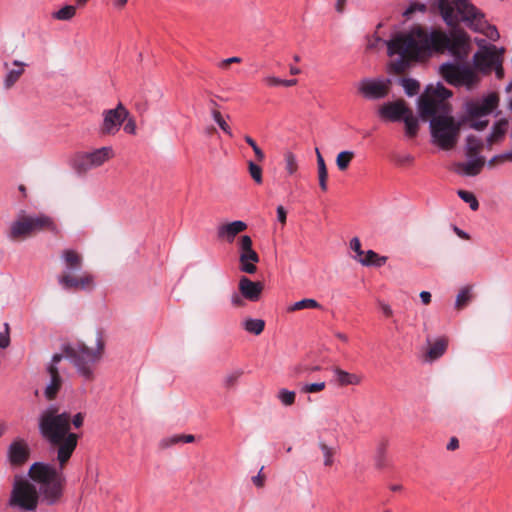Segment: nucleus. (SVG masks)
<instances>
[{"label":"nucleus","mask_w":512,"mask_h":512,"mask_svg":"<svg viewBox=\"0 0 512 512\" xmlns=\"http://www.w3.org/2000/svg\"><path fill=\"white\" fill-rule=\"evenodd\" d=\"M484 147L482 140L474 135L466 139V156L468 158L481 157L480 153Z\"/></svg>","instance_id":"a878e982"},{"label":"nucleus","mask_w":512,"mask_h":512,"mask_svg":"<svg viewBox=\"0 0 512 512\" xmlns=\"http://www.w3.org/2000/svg\"><path fill=\"white\" fill-rule=\"evenodd\" d=\"M212 117H213L214 121L219 125V127L223 130V132L231 137L232 136L231 128L227 124V122L224 120L222 114L220 113V111L218 109H216V108L212 109Z\"/></svg>","instance_id":"79ce46f5"},{"label":"nucleus","mask_w":512,"mask_h":512,"mask_svg":"<svg viewBox=\"0 0 512 512\" xmlns=\"http://www.w3.org/2000/svg\"><path fill=\"white\" fill-rule=\"evenodd\" d=\"M245 331L253 335H260L265 328V321L262 319L247 318L242 322Z\"/></svg>","instance_id":"c85d7f7f"},{"label":"nucleus","mask_w":512,"mask_h":512,"mask_svg":"<svg viewBox=\"0 0 512 512\" xmlns=\"http://www.w3.org/2000/svg\"><path fill=\"white\" fill-rule=\"evenodd\" d=\"M264 285L260 281H252L246 276L239 279L238 290L243 298L248 301L256 302L261 298Z\"/></svg>","instance_id":"dca6fc26"},{"label":"nucleus","mask_w":512,"mask_h":512,"mask_svg":"<svg viewBox=\"0 0 512 512\" xmlns=\"http://www.w3.org/2000/svg\"><path fill=\"white\" fill-rule=\"evenodd\" d=\"M58 407L50 406L39 417L41 435L57 448H76L78 435L69 432L71 416L67 412L58 413Z\"/></svg>","instance_id":"7ed1b4c3"},{"label":"nucleus","mask_w":512,"mask_h":512,"mask_svg":"<svg viewBox=\"0 0 512 512\" xmlns=\"http://www.w3.org/2000/svg\"><path fill=\"white\" fill-rule=\"evenodd\" d=\"M29 450H9L8 459L13 467H20L29 459Z\"/></svg>","instance_id":"c756f323"},{"label":"nucleus","mask_w":512,"mask_h":512,"mask_svg":"<svg viewBox=\"0 0 512 512\" xmlns=\"http://www.w3.org/2000/svg\"><path fill=\"white\" fill-rule=\"evenodd\" d=\"M245 298L242 297V295L239 293H234L231 296V303L234 307H243L245 305Z\"/></svg>","instance_id":"4d7b16f0"},{"label":"nucleus","mask_w":512,"mask_h":512,"mask_svg":"<svg viewBox=\"0 0 512 512\" xmlns=\"http://www.w3.org/2000/svg\"><path fill=\"white\" fill-rule=\"evenodd\" d=\"M64 270L57 277L59 285L68 291H91L95 287L92 273L82 271L84 258L74 249H64L61 252Z\"/></svg>","instance_id":"20e7f679"},{"label":"nucleus","mask_w":512,"mask_h":512,"mask_svg":"<svg viewBox=\"0 0 512 512\" xmlns=\"http://www.w3.org/2000/svg\"><path fill=\"white\" fill-rule=\"evenodd\" d=\"M13 65L16 68L10 69L4 78V87L7 90L11 89L24 73L25 63L15 60Z\"/></svg>","instance_id":"b1692460"},{"label":"nucleus","mask_w":512,"mask_h":512,"mask_svg":"<svg viewBox=\"0 0 512 512\" xmlns=\"http://www.w3.org/2000/svg\"><path fill=\"white\" fill-rule=\"evenodd\" d=\"M76 15V7L72 5H66L60 10L53 13V18L61 21L71 20Z\"/></svg>","instance_id":"c9c22d12"},{"label":"nucleus","mask_w":512,"mask_h":512,"mask_svg":"<svg viewBox=\"0 0 512 512\" xmlns=\"http://www.w3.org/2000/svg\"><path fill=\"white\" fill-rule=\"evenodd\" d=\"M238 248L240 253L253 249L251 237L248 235L241 236L238 240Z\"/></svg>","instance_id":"09e8293b"},{"label":"nucleus","mask_w":512,"mask_h":512,"mask_svg":"<svg viewBox=\"0 0 512 512\" xmlns=\"http://www.w3.org/2000/svg\"><path fill=\"white\" fill-rule=\"evenodd\" d=\"M186 444L203 445L202 438L192 434H175L168 436L161 441L162 448L182 446Z\"/></svg>","instance_id":"aec40b11"},{"label":"nucleus","mask_w":512,"mask_h":512,"mask_svg":"<svg viewBox=\"0 0 512 512\" xmlns=\"http://www.w3.org/2000/svg\"><path fill=\"white\" fill-rule=\"evenodd\" d=\"M336 381L340 386L358 385L361 383V377L356 374L349 373L339 367L333 369Z\"/></svg>","instance_id":"5701e85b"},{"label":"nucleus","mask_w":512,"mask_h":512,"mask_svg":"<svg viewBox=\"0 0 512 512\" xmlns=\"http://www.w3.org/2000/svg\"><path fill=\"white\" fill-rule=\"evenodd\" d=\"M32 235L41 231H50L54 234L58 233V227L53 219L47 215L39 214L36 216L29 215Z\"/></svg>","instance_id":"6ab92c4d"},{"label":"nucleus","mask_w":512,"mask_h":512,"mask_svg":"<svg viewBox=\"0 0 512 512\" xmlns=\"http://www.w3.org/2000/svg\"><path fill=\"white\" fill-rule=\"evenodd\" d=\"M284 162H285V170L288 173V175H294L298 170V163L296 160L295 155L287 151L284 154Z\"/></svg>","instance_id":"e433bc0d"},{"label":"nucleus","mask_w":512,"mask_h":512,"mask_svg":"<svg viewBox=\"0 0 512 512\" xmlns=\"http://www.w3.org/2000/svg\"><path fill=\"white\" fill-rule=\"evenodd\" d=\"M457 194L464 202L469 204L470 208L473 211L478 210L479 202L472 192L466 190H458Z\"/></svg>","instance_id":"ea45409f"},{"label":"nucleus","mask_w":512,"mask_h":512,"mask_svg":"<svg viewBox=\"0 0 512 512\" xmlns=\"http://www.w3.org/2000/svg\"><path fill=\"white\" fill-rule=\"evenodd\" d=\"M413 160H414V158L409 154H405V155L397 157V162L401 165L410 164L413 162Z\"/></svg>","instance_id":"69168bd1"},{"label":"nucleus","mask_w":512,"mask_h":512,"mask_svg":"<svg viewBox=\"0 0 512 512\" xmlns=\"http://www.w3.org/2000/svg\"><path fill=\"white\" fill-rule=\"evenodd\" d=\"M402 86L408 96L416 95L420 89L419 82L411 78L403 79Z\"/></svg>","instance_id":"37998d69"},{"label":"nucleus","mask_w":512,"mask_h":512,"mask_svg":"<svg viewBox=\"0 0 512 512\" xmlns=\"http://www.w3.org/2000/svg\"><path fill=\"white\" fill-rule=\"evenodd\" d=\"M358 262H360L364 266H382L386 263L387 257H380L376 252L373 250H368L367 252H364V255L362 257H354Z\"/></svg>","instance_id":"bb28decb"},{"label":"nucleus","mask_w":512,"mask_h":512,"mask_svg":"<svg viewBox=\"0 0 512 512\" xmlns=\"http://www.w3.org/2000/svg\"><path fill=\"white\" fill-rule=\"evenodd\" d=\"M438 8L446 24L454 29L448 35L440 29L428 32L421 26H415L409 32L395 35L387 42L389 55H399L391 63L395 73H403L412 61L427 58L433 52L449 51L457 61H465L471 45L467 32L456 28L460 21L476 32L485 33L490 39L499 37L497 29L488 25L484 13L470 0H438Z\"/></svg>","instance_id":"f257e3e1"},{"label":"nucleus","mask_w":512,"mask_h":512,"mask_svg":"<svg viewBox=\"0 0 512 512\" xmlns=\"http://www.w3.org/2000/svg\"><path fill=\"white\" fill-rule=\"evenodd\" d=\"M440 74L451 85L473 86L478 78L468 65L444 63L440 66Z\"/></svg>","instance_id":"9d476101"},{"label":"nucleus","mask_w":512,"mask_h":512,"mask_svg":"<svg viewBox=\"0 0 512 512\" xmlns=\"http://www.w3.org/2000/svg\"><path fill=\"white\" fill-rule=\"evenodd\" d=\"M468 121L470 127L478 131L484 130L489 123L488 120H482L481 118H468Z\"/></svg>","instance_id":"3c124183"},{"label":"nucleus","mask_w":512,"mask_h":512,"mask_svg":"<svg viewBox=\"0 0 512 512\" xmlns=\"http://www.w3.org/2000/svg\"><path fill=\"white\" fill-rule=\"evenodd\" d=\"M277 398L284 406H292L295 403L296 393L282 388L278 391Z\"/></svg>","instance_id":"4c0bfd02"},{"label":"nucleus","mask_w":512,"mask_h":512,"mask_svg":"<svg viewBox=\"0 0 512 512\" xmlns=\"http://www.w3.org/2000/svg\"><path fill=\"white\" fill-rule=\"evenodd\" d=\"M263 469H264V467H261L258 474L256 476L252 477V482L255 484V486H257L259 488H262L264 486L265 479H266V476L263 473Z\"/></svg>","instance_id":"6e6d98bb"},{"label":"nucleus","mask_w":512,"mask_h":512,"mask_svg":"<svg viewBox=\"0 0 512 512\" xmlns=\"http://www.w3.org/2000/svg\"><path fill=\"white\" fill-rule=\"evenodd\" d=\"M244 140L253 149V151L255 153L256 160L258 162H262L265 159V154L262 151V149L257 145L255 140L252 137H250L249 135H245Z\"/></svg>","instance_id":"a18cd8bd"},{"label":"nucleus","mask_w":512,"mask_h":512,"mask_svg":"<svg viewBox=\"0 0 512 512\" xmlns=\"http://www.w3.org/2000/svg\"><path fill=\"white\" fill-rule=\"evenodd\" d=\"M243 375L242 369H235L227 372L222 379V385L226 390H232L236 387L238 380Z\"/></svg>","instance_id":"7c9ffc66"},{"label":"nucleus","mask_w":512,"mask_h":512,"mask_svg":"<svg viewBox=\"0 0 512 512\" xmlns=\"http://www.w3.org/2000/svg\"><path fill=\"white\" fill-rule=\"evenodd\" d=\"M323 458H324V465L331 466L334 462V451L333 450H324Z\"/></svg>","instance_id":"bf43d9fd"},{"label":"nucleus","mask_w":512,"mask_h":512,"mask_svg":"<svg viewBox=\"0 0 512 512\" xmlns=\"http://www.w3.org/2000/svg\"><path fill=\"white\" fill-rule=\"evenodd\" d=\"M322 308L321 304L314 299L305 298L298 302H295L293 305L287 308L288 312H295L302 309H320Z\"/></svg>","instance_id":"2f4dec72"},{"label":"nucleus","mask_w":512,"mask_h":512,"mask_svg":"<svg viewBox=\"0 0 512 512\" xmlns=\"http://www.w3.org/2000/svg\"><path fill=\"white\" fill-rule=\"evenodd\" d=\"M379 306L385 316L391 317L393 315V311L388 304H386L384 302H379Z\"/></svg>","instance_id":"338daca9"},{"label":"nucleus","mask_w":512,"mask_h":512,"mask_svg":"<svg viewBox=\"0 0 512 512\" xmlns=\"http://www.w3.org/2000/svg\"><path fill=\"white\" fill-rule=\"evenodd\" d=\"M105 343L102 336L97 333L95 347H89L83 342L76 345H66L63 352L69 358L78 374L88 382L95 379V367L101 360L104 353Z\"/></svg>","instance_id":"39448f33"},{"label":"nucleus","mask_w":512,"mask_h":512,"mask_svg":"<svg viewBox=\"0 0 512 512\" xmlns=\"http://www.w3.org/2000/svg\"><path fill=\"white\" fill-rule=\"evenodd\" d=\"M29 477L39 485L40 492L50 504L60 499L65 479L53 467L36 462L29 469Z\"/></svg>","instance_id":"423d86ee"},{"label":"nucleus","mask_w":512,"mask_h":512,"mask_svg":"<svg viewBox=\"0 0 512 512\" xmlns=\"http://www.w3.org/2000/svg\"><path fill=\"white\" fill-rule=\"evenodd\" d=\"M452 92L443 85H429L419 97V112L423 120H430L434 142L443 150L452 149L458 142L461 123L450 116L451 105L447 99Z\"/></svg>","instance_id":"f03ea898"},{"label":"nucleus","mask_w":512,"mask_h":512,"mask_svg":"<svg viewBox=\"0 0 512 512\" xmlns=\"http://www.w3.org/2000/svg\"><path fill=\"white\" fill-rule=\"evenodd\" d=\"M242 60L240 57H231V58H227L225 60H222L220 63H219V67L222 68V69H228V67L233 64V63H240Z\"/></svg>","instance_id":"13d9d810"},{"label":"nucleus","mask_w":512,"mask_h":512,"mask_svg":"<svg viewBox=\"0 0 512 512\" xmlns=\"http://www.w3.org/2000/svg\"><path fill=\"white\" fill-rule=\"evenodd\" d=\"M471 291L472 286H465L459 291L455 302V308L457 310H462L468 305L472 297Z\"/></svg>","instance_id":"72a5a7b5"},{"label":"nucleus","mask_w":512,"mask_h":512,"mask_svg":"<svg viewBox=\"0 0 512 512\" xmlns=\"http://www.w3.org/2000/svg\"><path fill=\"white\" fill-rule=\"evenodd\" d=\"M84 415L82 413H77L72 419L71 422L75 428H80L83 425Z\"/></svg>","instance_id":"e2e57ef3"},{"label":"nucleus","mask_w":512,"mask_h":512,"mask_svg":"<svg viewBox=\"0 0 512 512\" xmlns=\"http://www.w3.org/2000/svg\"><path fill=\"white\" fill-rule=\"evenodd\" d=\"M410 110L405 101L400 99L383 104L379 109V115L389 121H399L403 119Z\"/></svg>","instance_id":"2eb2a0df"},{"label":"nucleus","mask_w":512,"mask_h":512,"mask_svg":"<svg viewBox=\"0 0 512 512\" xmlns=\"http://www.w3.org/2000/svg\"><path fill=\"white\" fill-rule=\"evenodd\" d=\"M391 81L389 79L370 80L363 79L359 84V91L364 97L369 99H381L388 95L390 91Z\"/></svg>","instance_id":"ddd939ff"},{"label":"nucleus","mask_w":512,"mask_h":512,"mask_svg":"<svg viewBox=\"0 0 512 512\" xmlns=\"http://www.w3.org/2000/svg\"><path fill=\"white\" fill-rule=\"evenodd\" d=\"M485 157L470 158L467 162H457L453 165V170L459 175L463 176H476L480 174L484 165Z\"/></svg>","instance_id":"f3484780"},{"label":"nucleus","mask_w":512,"mask_h":512,"mask_svg":"<svg viewBox=\"0 0 512 512\" xmlns=\"http://www.w3.org/2000/svg\"><path fill=\"white\" fill-rule=\"evenodd\" d=\"M503 53V48L498 49L493 45L485 47L483 50H480L474 54V65L479 71L483 73H490L492 70H494L496 77L498 79H503Z\"/></svg>","instance_id":"1a4fd4ad"},{"label":"nucleus","mask_w":512,"mask_h":512,"mask_svg":"<svg viewBox=\"0 0 512 512\" xmlns=\"http://www.w3.org/2000/svg\"><path fill=\"white\" fill-rule=\"evenodd\" d=\"M326 383L325 382H317V383H311V384H305L301 387L302 393H318L325 389Z\"/></svg>","instance_id":"49530a36"},{"label":"nucleus","mask_w":512,"mask_h":512,"mask_svg":"<svg viewBox=\"0 0 512 512\" xmlns=\"http://www.w3.org/2000/svg\"><path fill=\"white\" fill-rule=\"evenodd\" d=\"M62 358L63 355L61 354L53 355L52 361L47 367L50 380L44 389V396L48 401L56 399L63 384L62 377L60 376L59 369L57 367V364L62 360Z\"/></svg>","instance_id":"f8f14e48"},{"label":"nucleus","mask_w":512,"mask_h":512,"mask_svg":"<svg viewBox=\"0 0 512 512\" xmlns=\"http://www.w3.org/2000/svg\"><path fill=\"white\" fill-rule=\"evenodd\" d=\"M124 131L128 134H135L136 133V123L134 119H128L124 126Z\"/></svg>","instance_id":"052dcab7"},{"label":"nucleus","mask_w":512,"mask_h":512,"mask_svg":"<svg viewBox=\"0 0 512 512\" xmlns=\"http://www.w3.org/2000/svg\"><path fill=\"white\" fill-rule=\"evenodd\" d=\"M405 123L406 134L409 137H415L418 133V119L413 115L412 110L403 118Z\"/></svg>","instance_id":"473e14b6"},{"label":"nucleus","mask_w":512,"mask_h":512,"mask_svg":"<svg viewBox=\"0 0 512 512\" xmlns=\"http://www.w3.org/2000/svg\"><path fill=\"white\" fill-rule=\"evenodd\" d=\"M489 114V112H485L484 107L479 102L468 106V118H482Z\"/></svg>","instance_id":"a19ab883"},{"label":"nucleus","mask_w":512,"mask_h":512,"mask_svg":"<svg viewBox=\"0 0 512 512\" xmlns=\"http://www.w3.org/2000/svg\"><path fill=\"white\" fill-rule=\"evenodd\" d=\"M114 157V149L111 146H104L77 154L73 159L72 167L78 174H85L89 170L101 167Z\"/></svg>","instance_id":"0eeeda50"},{"label":"nucleus","mask_w":512,"mask_h":512,"mask_svg":"<svg viewBox=\"0 0 512 512\" xmlns=\"http://www.w3.org/2000/svg\"><path fill=\"white\" fill-rule=\"evenodd\" d=\"M5 331L0 332V348L6 349L10 345V327L8 323L4 324Z\"/></svg>","instance_id":"8fccbe9b"},{"label":"nucleus","mask_w":512,"mask_h":512,"mask_svg":"<svg viewBox=\"0 0 512 512\" xmlns=\"http://www.w3.org/2000/svg\"><path fill=\"white\" fill-rule=\"evenodd\" d=\"M355 154L352 151H342L340 152L336 157V165L340 171H345L349 165L352 159L354 158Z\"/></svg>","instance_id":"f704fd0d"},{"label":"nucleus","mask_w":512,"mask_h":512,"mask_svg":"<svg viewBox=\"0 0 512 512\" xmlns=\"http://www.w3.org/2000/svg\"><path fill=\"white\" fill-rule=\"evenodd\" d=\"M246 229L247 224L244 221L236 220L220 225L217 229V236L219 239H223L231 243L239 233H242Z\"/></svg>","instance_id":"a211bd4d"},{"label":"nucleus","mask_w":512,"mask_h":512,"mask_svg":"<svg viewBox=\"0 0 512 512\" xmlns=\"http://www.w3.org/2000/svg\"><path fill=\"white\" fill-rule=\"evenodd\" d=\"M506 161L510 162V154H509V152H506V153H503V154L496 155V156L492 157L488 161L487 164H488L489 168H493V167H495L497 165L503 164Z\"/></svg>","instance_id":"de8ad7c7"},{"label":"nucleus","mask_w":512,"mask_h":512,"mask_svg":"<svg viewBox=\"0 0 512 512\" xmlns=\"http://www.w3.org/2000/svg\"><path fill=\"white\" fill-rule=\"evenodd\" d=\"M277 217H278V221L281 224L284 225L286 223L287 213H286V210L284 209V207L281 205L277 207Z\"/></svg>","instance_id":"680f3d73"},{"label":"nucleus","mask_w":512,"mask_h":512,"mask_svg":"<svg viewBox=\"0 0 512 512\" xmlns=\"http://www.w3.org/2000/svg\"><path fill=\"white\" fill-rule=\"evenodd\" d=\"M128 117L129 111L122 103H119L114 109L105 110L103 112V122L100 127V133L102 135H115Z\"/></svg>","instance_id":"9b49d317"},{"label":"nucleus","mask_w":512,"mask_h":512,"mask_svg":"<svg viewBox=\"0 0 512 512\" xmlns=\"http://www.w3.org/2000/svg\"><path fill=\"white\" fill-rule=\"evenodd\" d=\"M479 103L482 104L485 112L491 113L498 106L499 96L496 93H491L483 98Z\"/></svg>","instance_id":"58836bf2"},{"label":"nucleus","mask_w":512,"mask_h":512,"mask_svg":"<svg viewBox=\"0 0 512 512\" xmlns=\"http://www.w3.org/2000/svg\"><path fill=\"white\" fill-rule=\"evenodd\" d=\"M73 451L74 450H58L57 458L61 466H63L70 459Z\"/></svg>","instance_id":"5fc2aeb1"},{"label":"nucleus","mask_w":512,"mask_h":512,"mask_svg":"<svg viewBox=\"0 0 512 512\" xmlns=\"http://www.w3.org/2000/svg\"><path fill=\"white\" fill-rule=\"evenodd\" d=\"M347 0H336L335 2V10L337 13L342 14L345 11Z\"/></svg>","instance_id":"774afa93"},{"label":"nucleus","mask_w":512,"mask_h":512,"mask_svg":"<svg viewBox=\"0 0 512 512\" xmlns=\"http://www.w3.org/2000/svg\"><path fill=\"white\" fill-rule=\"evenodd\" d=\"M350 248L356 253L355 257H362L364 255V251L361 249L360 240L357 237L351 239Z\"/></svg>","instance_id":"864d4df0"},{"label":"nucleus","mask_w":512,"mask_h":512,"mask_svg":"<svg viewBox=\"0 0 512 512\" xmlns=\"http://www.w3.org/2000/svg\"><path fill=\"white\" fill-rule=\"evenodd\" d=\"M427 9V6L422 3H413L411 4L407 10L404 12V15L409 17L411 14H413L415 11H421L425 12Z\"/></svg>","instance_id":"603ef678"},{"label":"nucleus","mask_w":512,"mask_h":512,"mask_svg":"<svg viewBox=\"0 0 512 512\" xmlns=\"http://www.w3.org/2000/svg\"><path fill=\"white\" fill-rule=\"evenodd\" d=\"M248 171L252 179L257 184H262L263 177H262V168L254 163L253 161H248Z\"/></svg>","instance_id":"c03bdc74"},{"label":"nucleus","mask_w":512,"mask_h":512,"mask_svg":"<svg viewBox=\"0 0 512 512\" xmlns=\"http://www.w3.org/2000/svg\"><path fill=\"white\" fill-rule=\"evenodd\" d=\"M39 494L34 484L26 479L16 477L9 504L23 510L33 511L37 508Z\"/></svg>","instance_id":"6e6552de"},{"label":"nucleus","mask_w":512,"mask_h":512,"mask_svg":"<svg viewBox=\"0 0 512 512\" xmlns=\"http://www.w3.org/2000/svg\"><path fill=\"white\" fill-rule=\"evenodd\" d=\"M264 81L268 86H271V87L277 86V85H282V79L274 77V76H268L264 79Z\"/></svg>","instance_id":"0e129e2a"},{"label":"nucleus","mask_w":512,"mask_h":512,"mask_svg":"<svg viewBox=\"0 0 512 512\" xmlns=\"http://www.w3.org/2000/svg\"><path fill=\"white\" fill-rule=\"evenodd\" d=\"M7 236L11 241L19 242L32 236L29 215H19L9 226Z\"/></svg>","instance_id":"4468645a"},{"label":"nucleus","mask_w":512,"mask_h":512,"mask_svg":"<svg viewBox=\"0 0 512 512\" xmlns=\"http://www.w3.org/2000/svg\"><path fill=\"white\" fill-rule=\"evenodd\" d=\"M448 339L444 336L436 339L434 342L428 340V349L425 354V359L433 362L440 358L447 350Z\"/></svg>","instance_id":"4be33fe9"},{"label":"nucleus","mask_w":512,"mask_h":512,"mask_svg":"<svg viewBox=\"0 0 512 512\" xmlns=\"http://www.w3.org/2000/svg\"><path fill=\"white\" fill-rule=\"evenodd\" d=\"M259 260V255L254 249L239 253L240 270L247 274L256 273V263Z\"/></svg>","instance_id":"412c9836"},{"label":"nucleus","mask_w":512,"mask_h":512,"mask_svg":"<svg viewBox=\"0 0 512 512\" xmlns=\"http://www.w3.org/2000/svg\"><path fill=\"white\" fill-rule=\"evenodd\" d=\"M508 127L507 119H500L492 129L491 134L487 137L488 146L491 147L493 144L500 142L506 134Z\"/></svg>","instance_id":"393cba45"},{"label":"nucleus","mask_w":512,"mask_h":512,"mask_svg":"<svg viewBox=\"0 0 512 512\" xmlns=\"http://www.w3.org/2000/svg\"><path fill=\"white\" fill-rule=\"evenodd\" d=\"M315 152H316V156H317L319 186L323 192H326L328 189V187H327L328 172H327L326 164H325L324 158L321 155L318 148L315 149Z\"/></svg>","instance_id":"cd10ccee"}]
</instances>
